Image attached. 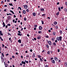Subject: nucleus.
I'll return each instance as SVG.
<instances>
[{"mask_svg": "<svg viewBox=\"0 0 67 67\" xmlns=\"http://www.w3.org/2000/svg\"><path fill=\"white\" fill-rule=\"evenodd\" d=\"M4 7H7V5H4Z\"/></svg>", "mask_w": 67, "mask_h": 67, "instance_id": "obj_62", "label": "nucleus"}, {"mask_svg": "<svg viewBox=\"0 0 67 67\" xmlns=\"http://www.w3.org/2000/svg\"><path fill=\"white\" fill-rule=\"evenodd\" d=\"M37 39L38 40H40L41 39V36H39L37 37Z\"/></svg>", "mask_w": 67, "mask_h": 67, "instance_id": "obj_18", "label": "nucleus"}, {"mask_svg": "<svg viewBox=\"0 0 67 67\" xmlns=\"http://www.w3.org/2000/svg\"><path fill=\"white\" fill-rule=\"evenodd\" d=\"M18 9H20V10H22L21 8L20 7H18Z\"/></svg>", "mask_w": 67, "mask_h": 67, "instance_id": "obj_42", "label": "nucleus"}, {"mask_svg": "<svg viewBox=\"0 0 67 67\" xmlns=\"http://www.w3.org/2000/svg\"><path fill=\"white\" fill-rule=\"evenodd\" d=\"M62 36H60L59 37H57V40H58V41H61L62 40Z\"/></svg>", "mask_w": 67, "mask_h": 67, "instance_id": "obj_1", "label": "nucleus"}, {"mask_svg": "<svg viewBox=\"0 0 67 67\" xmlns=\"http://www.w3.org/2000/svg\"><path fill=\"white\" fill-rule=\"evenodd\" d=\"M33 15L34 16H36V13H35L33 12V13H32Z\"/></svg>", "mask_w": 67, "mask_h": 67, "instance_id": "obj_5", "label": "nucleus"}, {"mask_svg": "<svg viewBox=\"0 0 67 67\" xmlns=\"http://www.w3.org/2000/svg\"><path fill=\"white\" fill-rule=\"evenodd\" d=\"M9 5H10V6H12V7H13V5H12V3H9Z\"/></svg>", "mask_w": 67, "mask_h": 67, "instance_id": "obj_20", "label": "nucleus"}, {"mask_svg": "<svg viewBox=\"0 0 67 67\" xmlns=\"http://www.w3.org/2000/svg\"><path fill=\"white\" fill-rule=\"evenodd\" d=\"M23 30V28H22L20 30V31H22Z\"/></svg>", "mask_w": 67, "mask_h": 67, "instance_id": "obj_44", "label": "nucleus"}, {"mask_svg": "<svg viewBox=\"0 0 67 67\" xmlns=\"http://www.w3.org/2000/svg\"><path fill=\"white\" fill-rule=\"evenodd\" d=\"M2 57H4V54H3V53H2Z\"/></svg>", "mask_w": 67, "mask_h": 67, "instance_id": "obj_41", "label": "nucleus"}, {"mask_svg": "<svg viewBox=\"0 0 67 67\" xmlns=\"http://www.w3.org/2000/svg\"><path fill=\"white\" fill-rule=\"evenodd\" d=\"M59 4V2H58L57 3V5H58V4Z\"/></svg>", "mask_w": 67, "mask_h": 67, "instance_id": "obj_57", "label": "nucleus"}, {"mask_svg": "<svg viewBox=\"0 0 67 67\" xmlns=\"http://www.w3.org/2000/svg\"><path fill=\"white\" fill-rule=\"evenodd\" d=\"M36 27H35L34 28V30H36Z\"/></svg>", "mask_w": 67, "mask_h": 67, "instance_id": "obj_59", "label": "nucleus"}, {"mask_svg": "<svg viewBox=\"0 0 67 67\" xmlns=\"http://www.w3.org/2000/svg\"><path fill=\"white\" fill-rule=\"evenodd\" d=\"M37 25H35L34 26V27H37Z\"/></svg>", "mask_w": 67, "mask_h": 67, "instance_id": "obj_33", "label": "nucleus"}, {"mask_svg": "<svg viewBox=\"0 0 67 67\" xmlns=\"http://www.w3.org/2000/svg\"><path fill=\"white\" fill-rule=\"evenodd\" d=\"M21 63L22 64H24V65H25V64H26L25 62L23 61H22Z\"/></svg>", "mask_w": 67, "mask_h": 67, "instance_id": "obj_9", "label": "nucleus"}, {"mask_svg": "<svg viewBox=\"0 0 67 67\" xmlns=\"http://www.w3.org/2000/svg\"><path fill=\"white\" fill-rule=\"evenodd\" d=\"M14 21H15V20L14 19H13V23H14Z\"/></svg>", "mask_w": 67, "mask_h": 67, "instance_id": "obj_47", "label": "nucleus"}, {"mask_svg": "<svg viewBox=\"0 0 67 67\" xmlns=\"http://www.w3.org/2000/svg\"><path fill=\"white\" fill-rule=\"evenodd\" d=\"M42 33V32L41 31H38V33H39V34H40V33Z\"/></svg>", "mask_w": 67, "mask_h": 67, "instance_id": "obj_26", "label": "nucleus"}, {"mask_svg": "<svg viewBox=\"0 0 67 67\" xmlns=\"http://www.w3.org/2000/svg\"><path fill=\"white\" fill-rule=\"evenodd\" d=\"M24 8H25V9H27V5H25L24 6Z\"/></svg>", "mask_w": 67, "mask_h": 67, "instance_id": "obj_8", "label": "nucleus"}, {"mask_svg": "<svg viewBox=\"0 0 67 67\" xmlns=\"http://www.w3.org/2000/svg\"><path fill=\"white\" fill-rule=\"evenodd\" d=\"M39 30H42V29H43V28H42V26H39Z\"/></svg>", "mask_w": 67, "mask_h": 67, "instance_id": "obj_2", "label": "nucleus"}, {"mask_svg": "<svg viewBox=\"0 0 67 67\" xmlns=\"http://www.w3.org/2000/svg\"><path fill=\"white\" fill-rule=\"evenodd\" d=\"M27 36H28V37H29L30 36V35H29V34H27Z\"/></svg>", "mask_w": 67, "mask_h": 67, "instance_id": "obj_48", "label": "nucleus"}, {"mask_svg": "<svg viewBox=\"0 0 67 67\" xmlns=\"http://www.w3.org/2000/svg\"><path fill=\"white\" fill-rule=\"evenodd\" d=\"M8 55H9V54L8 53L7 54H6V56H8Z\"/></svg>", "mask_w": 67, "mask_h": 67, "instance_id": "obj_61", "label": "nucleus"}, {"mask_svg": "<svg viewBox=\"0 0 67 67\" xmlns=\"http://www.w3.org/2000/svg\"><path fill=\"white\" fill-rule=\"evenodd\" d=\"M59 32L60 33V34H63V31H62V30H60L59 31Z\"/></svg>", "mask_w": 67, "mask_h": 67, "instance_id": "obj_17", "label": "nucleus"}, {"mask_svg": "<svg viewBox=\"0 0 67 67\" xmlns=\"http://www.w3.org/2000/svg\"><path fill=\"white\" fill-rule=\"evenodd\" d=\"M48 32H51V31L50 30H49Z\"/></svg>", "mask_w": 67, "mask_h": 67, "instance_id": "obj_60", "label": "nucleus"}, {"mask_svg": "<svg viewBox=\"0 0 67 67\" xmlns=\"http://www.w3.org/2000/svg\"><path fill=\"white\" fill-rule=\"evenodd\" d=\"M18 42L19 43H21V40L19 39L18 40Z\"/></svg>", "mask_w": 67, "mask_h": 67, "instance_id": "obj_11", "label": "nucleus"}, {"mask_svg": "<svg viewBox=\"0 0 67 67\" xmlns=\"http://www.w3.org/2000/svg\"><path fill=\"white\" fill-rule=\"evenodd\" d=\"M54 25H57V22L55 21L54 22Z\"/></svg>", "mask_w": 67, "mask_h": 67, "instance_id": "obj_10", "label": "nucleus"}, {"mask_svg": "<svg viewBox=\"0 0 67 67\" xmlns=\"http://www.w3.org/2000/svg\"><path fill=\"white\" fill-rule=\"evenodd\" d=\"M25 63H29L28 61H27V60L26 61V60H25Z\"/></svg>", "mask_w": 67, "mask_h": 67, "instance_id": "obj_27", "label": "nucleus"}, {"mask_svg": "<svg viewBox=\"0 0 67 67\" xmlns=\"http://www.w3.org/2000/svg\"><path fill=\"white\" fill-rule=\"evenodd\" d=\"M64 66H66L67 65V63L66 62H65L64 63Z\"/></svg>", "mask_w": 67, "mask_h": 67, "instance_id": "obj_24", "label": "nucleus"}, {"mask_svg": "<svg viewBox=\"0 0 67 67\" xmlns=\"http://www.w3.org/2000/svg\"><path fill=\"white\" fill-rule=\"evenodd\" d=\"M58 52H60V50H59V49H58Z\"/></svg>", "mask_w": 67, "mask_h": 67, "instance_id": "obj_51", "label": "nucleus"}, {"mask_svg": "<svg viewBox=\"0 0 67 67\" xmlns=\"http://www.w3.org/2000/svg\"><path fill=\"white\" fill-rule=\"evenodd\" d=\"M30 51L31 52H32V49H30Z\"/></svg>", "mask_w": 67, "mask_h": 67, "instance_id": "obj_52", "label": "nucleus"}, {"mask_svg": "<svg viewBox=\"0 0 67 67\" xmlns=\"http://www.w3.org/2000/svg\"><path fill=\"white\" fill-rule=\"evenodd\" d=\"M47 54H48V55H49L50 54V52L49 51H48L47 52Z\"/></svg>", "mask_w": 67, "mask_h": 67, "instance_id": "obj_32", "label": "nucleus"}, {"mask_svg": "<svg viewBox=\"0 0 67 67\" xmlns=\"http://www.w3.org/2000/svg\"><path fill=\"white\" fill-rule=\"evenodd\" d=\"M52 41H54V38H52Z\"/></svg>", "mask_w": 67, "mask_h": 67, "instance_id": "obj_58", "label": "nucleus"}, {"mask_svg": "<svg viewBox=\"0 0 67 67\" xmlns=\"http://www.w3.org/2000/svg\"><path fill=\"white\" fill-rule=\"evenodd\" d=\"M54 59L56 61H58V58H57L56 57H54Z\"/></svg>", "mask_w": 67, "mask_h": 67, "instance_id": "obj_4", "label": "nucleus"}, {"mask_svg": "<svg viewBox=\"0 0 67 67\" xmlns=\"http://www.w3.org/2000/svg\"><path fill=\"white\" fill-rule=\"evenodd\" d=\"M18 35L19 36H22V34H20V33H19L18 34Z\"/></svg>", "mask_w": 67, "mask_h": 67, "instance_id": "obj_21", "label": "nucleus"}, {"mask_svg": "<svg viewBox=\"0 0 67 67\" xmlns=\"http://www.w3.org/2000/svg\"><path fill=\"white\" fill-rule=\"evenodd\" d=\"M12 58H15V57H14V56L12 55Z\"/></svg>", "mask_w": 67, "mask_h": 67, "instance_id": "obj_56", "label": "nucleus"}, {"mask_svg": "<svg viewBox=\"0 0 67 67\" xmlns=\"http://www.w3.org/2000/svg\"><path fill=\"white\" fill-rule=\"evenodd\" d=\"M42 22V24H44V21H43L42 20H41Z\"/></svg>", "mask_w": 67, "mask_h": 67, "instance_id": "obj_36", "label": "nucleus"}, {"mask_svg": "<svg viewBox=\"0 0 67 67\" xmlns=\"http://www.w3.org/2000/svg\"><path fill=\"white\" fill-rule=\"evenodd\" d=\"M42 16L43 17H44L45 16V14H43L42 15Z\"/></svg>", "mask_w": 67, "mask_h": 67, "instance_id": "obj_29", "label": "nucleus"}, {"mask_svg": "<svg viewBox=\"0 0 67 67\" xmlns=\"http://www.w3.org/2000/svg\"><path fill=\"white\" fill-rule=\"evenodd\" d=\"M18 33H21V32H20L19 31H18Z\"/></svg>", "mask_w": 67, "mask_h": 67, "instance_id": "obj_50", "label": "nucleus"}, {"mask_svg": "<svg viewBox=\"0 0 67 67\" xmlns=\"http://www.w3.org/2000/svg\"><path fill=\"white\" fill-rule=\"evenodd\" d=\"M46 46L47 47V48H49V46H48V45H46Z\"/></svg>", "mask_w": 67, "mask_h": 67, "instance_id": "obj_35", "label": "nucleus"}, {"mask_svg": "<svg viewBox=\"0 0 67 67\" xmlns=\"http://www.w3.org/2000/svg\"><path fill=\"white\" fill-rule=\"evenodd\" d=\"M52 63L53 64H55V60H52Z\"/></svg>", "mask_w": 67, "mask_h": 67, "instance_id": "obj_6", "label": "nucleus"}, {"mask_svg": "<svg viewBox=\"0 0 67 67\" xmlns=\"http://www.w3.org/2000/svg\"><path fill=\"white\" fill-rule=\"evenodd\" d=\"M0 35H1V36H3V34L2 33L1 34H0Z\"/></svg>", "mask_w": 67, "mask_h": 67, "instance_id": "obj_54", "label": "nucleus"}, {"mask_svg": "<svg viewBox=\"0 0 67 67\" xmlns=\"http://www.w3.org/2000/svg\"><path fill=\"white\" fill-rule=\"evenodd\" d=\"M23 14H25L26 13V12L25 10H23Z\"/></svg>", "mask_w": 67, "mask_h": 67, "instance_id": "obj_13", "label": "nucleus"}, {"mask_svg": "<svg viewBox=\"0 0 67 67\" xmlns=\"http://www.w3.org/2000/svg\"><path fill=\"white\" fill-rule=\"evenodd\" d=\"M48 43L50 45H52V42L51 41H49Z\"/></svg>", "mask_w": 67, "mask_h": 67, "instance_id": "obj_3", "label": "nucleus"}, {"mask_svg": "<svg viewBox=\"0 0 67 67\" xmlns=\"http://www.w3.org/2000/svg\"><path fill=\"white\" fill-rule=\"evenodd\" d=\"M20 66H22V64L21 63L20 64Z\"/></svg>", "mask_w": 67, "mask_h": 67, "instance_id": "obj_53", "label": "nucleus"}, {"mask_svg": "<svg viewBox=\"0 0 67 67\" xmlns=\"http://www.w3.org/2000/svg\"><path fill=\"white\" fill-rule=\"evenodd\" d=\"M24 20L25 21H26V18H24Z\"/></svg>", "mask_w": 67, "mask_h": 67, "instance_id": "obj_38", "label": "nucleus"}, {"mask_svg": "<svg viewBox=\"0 0 67 67\" xmlns=\"http://www.w3.org/2000/svg\"><path fill=\"white\" fill-rule=\"evenodd\" d=\"M23 46H24V45H23V44H21L20 45V46L22 47Z\"/></svg>", "mask_w": 67, "mask_h": 67, "instance_id": "obj_39", "label": "nucleus"}, {"mask_svg": "<svg viewBox=\"0 0 67 67\" xmlns=\"http://www.w3.org/2000/svg\"><path fill=\"white\" fill-rule=\"evenodd\" d=\"M58 10L59 11H61V9H60V8L59 7L58 8Z\"/></svg>", "mask_w": 67, "mask_h": 67, "instance_id": "obj_25", "label": "nucleus"}, {"mask_svg": "<svg viewBox=\"0 0 67 67\" xmlns=\"http://www.w3.org/2000/svg\"><path fill=\"white\" fill-rule=\"evenodd\" d=\"M59 12H58L56 14L57 15H58L59 14Z\"/></svg>", "mask_w": 67, "mask_h": 67, "instance_id": "obj_49", "label": "nucleus"}, {"mask_svg": "<svg viewBox=\"0 0 67 67\" xmlns=\"http://www.w3.org/2000/svg\"><path fill=\"white\" fill-rule=\"evenodd\" d=\"M40 61L41 62H43V60H42V59L41 58H40Z\"/></svg>", "mask_w": 67, "mask_h": 67, "instance_id": "obj_19", "label": "nucleus"}, {"mask_svg": "<svg viewBox=\"0 0 67 67\" xmlns=\"http://www.w3.org/2000/svg\"><path fill=\"white\" fill-rule=\"evenodd\" d=\"M1 58L2 62H3L4 61V58H2V57H1Z\"/></svg>", "mask_w": 67, "mask_h": 67, "instance_id": "obj_7", "label": "nucleus"}, {"mask_svg": "<svg viewBox=\"0 0 67 67\" xmlns=\"http://www.w3.org/2000/svg\"><path fill=\"white\" fill-rule=\"evenodd\" d=\"M61 9H63V7H61Z\"/></svg>", "mask_w": 67, "mask_h": 67, "instance_id": "obj_64", "label": "nucleus"}, {"mask_svg": "<svg viewBox=\"0 0 67 67\" xmlns=\"http://www.w3.org/2000/svg\"><path fill=\"white\" fill-rule=\"evenodd\" d=\"M7 26H11V25H10V24H8L7 25Z\"/></svg>", "mask_w": 67, "mask_h": 67, "instance_id": "obj_40", "label": "nucleus"}, {"mask_svg": "<svg viewBox=\"0 0 67 67\" xmlns=\"http://www.w3.org/2000/svg\"><path fill=\"white\" fill-rule=\"evenodd\" d=\"M65 4L66 5V6H67V2H66L65 3Z\"/></svg>", "mask_w": 67, "mask_h": 67, "instance_id": "obj_63", "label": "nucleus"}, {"mask_svg": "<svg viewBox=\"0 0 67 67\" xmlns=\"http://www.w3.org/2000/svg\"><path fill=\"white\" fill-rule=\"evenodd\" d=\"M2 45L3 47H4L5 46L3 44H2Z\"/></svg>", "mask_w": 67, "mask_h": 67, "instance_id": "obj_46", "label": "nucleus"}, {"mask_svg": "<svg viewBox=\"0 0 67 67\" xmlns=\"http://www.w3.org/2000/svg\"><path fill=\"white\" fill-rule=\"evenodd\" d=\"M38 58H41V55H38Z\"/></svg>", "mask_w": 67, "mask_h": 67, "instance_id": "obj_30", "label": "nucleus"}, {"mask_svg": "<svg viewBox=\"0 0 67 67\" xmlns=\"http://www.w3.org/2000/svg\"><path fill=\"white\" fill-rule=\"evenodd\" d=\"M45 67H48V65H45Z\"/></svg>", "mask_w": 67, "mask_h": 67, "instance_id": "obj_43", "label": "nucleus"}, {"mask_svg": "<svg viewBox=\"0 0 67 67\" xmlns=\"http://www.w3.org/2000/svg\"><path fill=\"white\" fill-rule=\"evenodd\" d=\"M10 12H11L13 14H14V13L13 12V11L12 10H10Z\"/></svg>", "mask_w": 67, "mask_h": 67, "instance_id": "obj_15", "label": "nucleus"}, {"mask_svg": "<svg viewBox=\"0 0 67 67\" xmlns=\"http://www.w3.org/2000/svg\"><path fill=\"white\" fill-rule=\"evenodd\" d=\"M55 29L56 30L58 29V27L56 25L55 26Z\"/></svg>", "mask_w": 67, "mask_h": 67, "instance_id": "obj_23", "label": "nucleus"}, {"mask_svg": "<svg viewBox=\"0 0 67 67\" xmlns=\"http://www.w3.org/2000/svg\"><path fill=\"white\" fill-rule=\"evenodd\" d=\"M53 44L55 46H56V43L55 42H54Z\"/></svg>", "mask_w": 67, "mask_h": 67, "instance_id": "obj_34", "label": "nucleus"}, {"mask_svg": "<svg viewBox=\"0 0 67 67\" xmlns=\"http://www.w3.org/2000/svg\"><path fill=\"white\" fill-rule=\"evenodd\" d=\"M53 35H55V31H53Z\"/></svg>", "mask_w": 67, "mask_h": 67, "instance_id": "obj_22", "label": "nucleus"}, {"mask_svg": "<svg viewBox=\"0 0 67 67\" xmlns=\"http://www.w3.org/2000/svg\"><path fill=\"white\" fill-rule=\"evenodd\" d=\"M40 10H41V11H44V8H41Z\"/></svg>", "mask_w": 67, "mask_h": 67, "instance_id": "obj_16", "label": "nucleus"}, {"mask_svg": "<svg viewBox=\"0 0 67 67\" xmlns=\"http://www.w3.org/2000/svg\"><path fill=\"white\" fill-rule=\"evenodd\" d=\"M65 12H67V9H65Z\"/></svg>", "mask_w": 67, "mask_h": 67, "instance_id": "obj_55", "label": "nucleus"}, {"mask_svg": "<svg viewBox=\"0 0 67 67\" xmlns=\"http://www.w3.org/2000/svg\"><path fill=\"white\" fill-rule=\"evenodd\" d=\"M0 39L2 41H3V40L2 39V38H1V37H0Z\"/></svg>", "mask_w": 67, "mask_h": 67, "instance_id": "obj_28", "label": "nucleus"}, {"mask_svg": "<svg viewBox=\"0 0 67 67\" xmlns=\"http://www.w3.org/2000/svg\"><path fill=\"white\" fill-rule=\"evenodd\" d=\"M26 11L28 12H29V10L28 9H27L26 10Z\"/></svg>", "mask_w": 67, "mask_h": 67, "instance_id": "obj_37", "label": "nucleus"}, {"mask_svg": "<svg viewBox=\"0 0 67 67\" xmlns=\"http://www.w3.org/2000/svg\"><path fill=\"white\" fill-rule=\"evenodd\" d=\"M11 19V17H10V16H8L7 17V19L8 20H10V19Z\"/></svg>", "mask_w": 67, "mask_h": 67, "instance_id": "obj_12", "label": "nucleus"}, {"mask_svg": "<svg viewBox=\"0 0 67 67\" xmlns=\"http://www.w3.org/2000/svg\"><path fill=\"white\" fill-rule=\"evenodd\" d=\"M26 57H27V58H29V59H30V58L29 57V55H26Z\"/></svg>", "mask_w": 67, "mask_h": 67, "instance_id": "obj_31", "label": "nucleus"}, {"mask_svg": "<svg viewBox=\"0 0 67 67\" xmlns=\"http://www.w3.org/2000/svg\"><path fill=\"white\" fill-rule=\"evenodd\" d=\"M8 35H10V36H11V34H10V33H8Z\"/></svg>", "mask_w": 67, "mask_h": 67, "instance_id": "obj_45", "label": "nucleus"}, {"mask_svg": "<svg viewBox=\"0 0 67 67\" xmlns=\"http://www.w3.org/2000/svg\"><path fill=\"white\" fill-rule=\"evenodd\" d=\"M3 27H5V23H3Z\"/></svg>", "mask_w": 67, "mask_h": 67, "instance_id": "obj_14", "label": "nucleus"}]
</instances>
